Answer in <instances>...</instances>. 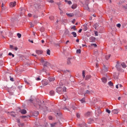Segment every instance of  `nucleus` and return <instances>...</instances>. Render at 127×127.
I'll return each mask as SVG.
<instances>
[{
  "label": "nucleus",
  "instance_id": "obj_1",
  "mask_svg": "<svg viewBox=\"0 0 127 127\" xmlns=\"http://www.w3.org/2000/svg\"><path fill=\"white\" fill-rule=\"evenodd\" d=\"M57 93L61 95V94H64L66 92V87L62 88L61 87H58L56 89Z\"/></svg>",
  "mask_w": 127,
  "mask_h": 127
},
{
  "label": "nucleus",
  "instance_id": "obj_2",
  "mask_svg": "<svg viewBox=\"0 0 127 127\" xmlns=\"http://www.w3.org/2000/svg\"><path fill=\"white\" fill-rule=\"evenodd\" d=\"M41 62L43 64L44 67H50L51 66V64L45 61L44 60H42Z\"/></svg>",
  "mask_w": 127,
  "mask_h": 127
},
{
  "label": "nucleus",
  "instance_id": "obj_3",
  "mask_svg": "<svg viewBox=\"0 0 127 127\" xmlns=\"http://www.w3.org/2000/svg\"><path fill=\"white\" fill-rule=\"evenodd\" d=\"M121 65H122V64H121L119 62H117L116 67L118 71H120V70H121Z\"/></svg>",
  "mask_w": 127,
  "mask_h": 127
},
{
  "label": "nucleus",
  "instance_id": "obj_4",
  "mask_svg": "<svg viewBox=\"0 0 127 127\" xmlns=\"http://www.w3.org/2000/svg\"><path fill=\"white\" fill-rule=\"evenodd\" d=\"M42 84L43 86H47L48 84V81L46 79H44L42 81Z\"/></svg>",
  "mask_w": 127,
  "mask_h": 127
},
{
  "label": "nucleus",
  "instance_id": "obj_5",
  "mask_svg": "<svg viewBox=\"0 0 127 127\" xmlns=\"http://www.w3.org/2000/svg\"><path fill=\"white\" fill-rule=\"evenodd\" d=\"M15 5H16V1L10 2L9 4L10 7H13L14 6H15Z\"/></svg>",
  "mask_w": 127,
  "mask_h": 127
},
{
  "label": "nucleus",
  "instance_id": "obj_6",
  "mask_svg": "<svg viewBox=\"0 0 127 127\" xmlns=\"http://www.w3.org/2000/svg\"><path fill=\"white\" fill-rule=\"evenodd\" d=\"M20 113H21V114H22V115H25L27 112L26 110H25V109H22L20 111Z\"/></svg>",
  "mask_w": 127,
  "mask_h": 127
},
{
  "label": "nucleus",
  "instance_id": "obj_7",
  "mask_svg": "<svg viewBox=\"0 0 127 127\" xmlns=\"http://www.w3.org/2000/svg\"><path fill=\"white\" fill-rule=\"evenodd\" d=\"M86 4H85V6H86V9H89V6L88 5V4H89V0H86L85 1Z\"/></svg>",
  "mask_w": 127,
  "mask_h": 127
},
{
  "label": "nucleus",
  "instance_id": "obj_8",
  "mask_svg": "<svg viewBox=\"0 0 127 127\" xmlns=\"http://www.w3.org/2000/svg\"><path fill=\"white\" fill-rule=\"evenodd\" d=\"M112 114H118L119 113V110L118 109H115V110H113L112 111Z\"/></svg>",
  "mask_w": 127,
  "mask_h": 127
},
{
  "label": "nucleus",
  "instance_id": "obj_9",
  "mask_svg": "<svg viewBox=\"0 0 127 127\" xmlns=\"http://www.w3.org/2000/svg\"><path fill=\"white\" fill-rule=\"evenodd\" d=\"M90 40L91 42H95V40H96V38L94 37H91L90 38Z\"/></svg>",
  "mask_w": 127,
  "mask_h": 127
},
{
  "label": "nucleus",
  "instance_id": "obj_10",
  "mask_svg": "<svg viewBox=\"0 0 127 127\" xmlns=\"http://www.w3.org/2000/svg\"><path fill=\"white\" fill-rule=\"evenodd\" d=\"M38 115H39V113L38 112V111H36L34 112L33 116H34L35 117H37Z\"/></svg>",
  "mask_w": 127,
  "mask_h": 127
},
{
  "label": "nucleus",
  "instance_id": "obj_11",
  "mask_svg": "<svg viewBox=\"0 0 127 127\" xmlns=\"http://www.w3.org/2000/svg\"><path fill=\"white\" fill-rule=\"evenodd\" d=\"M42 52H43L42 51H39V50H37L36 51V53L38 54V55H40L42 54Z\"/></svg>",
  "mask_w": 127,
  "mask_h": 127
},
{
  "label": "nucleus",
  "instance_id": "obj_12",
  "mask_svg": "<svg viewBox=\"0 0 127 127\" xmlns=\"http://www.w3.org/2000/svg\"><path fill=\"white\" fill-rule=\"evenodd\" d=\"M49 80L50 82H53V81H55V77H49Z\"/></svg>",
  "mask_w": 127,
  "mask_h": 127
},
{
  "label": "nucleus",
  "instance_id": "obj_13",
  "mask_svg": "<svg viewBox=\"0 0 127 127\" xmlns=\"http://www.w3.org/2000/svg\"><path fill=\"white\" fill-rule=\"evenodd\" d=\"M82 27L84 31H86V30H88V28L87 27V26L86 25H83Z\"/></svg>",
  "mask_w": 127,
  "mask_h": 127
},
{
  "label": "nucleus",
  "instance_id": "obj_14",
  "mask_svg": "<svg viewBox=\"0 0 127 127\" xmlns=\"http://www.w3.org/2000/svg\"><path fill=\"white\" fill-rule=\"evenodd\" d=\"M48 109V108L46 106H45V107L43 108L44 111V112H47V111H48V112H51V111L49 110Z\"/></svg>",
  "mask_w": 127,
  "mask_h": 127
},
{
  "label": "nucleus",
  "instance_id": "obj_15",
  "mask_svg": "<svg viewBox=\"0 0 127 127\" xmlns=\"http://www.w3.org/2000/svg\"><path fill=\"white\" fill-rule=\"evenodd\" d=\"M71 8H72V9H75V8H77V4H73L71 6Z\"/></svg>",
  "mask_w": 127,
  "mask_h": 127
},
{
  "label": "nucleus",
  "instance_id": "obj_16",
  "mask_svg": "<svg viewBox=\"0 0 127 127\" xmlns=\"http://www.w3.org/2000/svg\"><path fill=\"white\" fill-rule=\"evenodd\" d=\"M102 81L103 83H107V78H106L105 77H103L102 78Z\"/></svg>",
  "mask_w": 127,
  "mask_h": 127
},
{
  "label": "nucleus",
  "instance_id": "obj_17",
  "mask_svg": "<svg viewBox=\"0 0 127 127\" xmlns=\"http://www.w3.org/2000/svg\"><path fill=\"white\" fill-rule=\"evenodd\" d=\"M71 34H72V35H73V36L74 37H77V33H76V32H71Z\"/></svg>",
  "mask_w": 127,
  "mask_h": 127
},
{
  "label": "nucleus",
  "instance_id": "obj_18",
  "mask_svg": "<svg viewBox=\"0 0 127 127\" xmlns=\"http://www.w3.org/2000/svg\"><path fill=\"white\" fill-rule=\"evenodd\" d=\"M66 15H67V16H69L70 17L74 16V14L73 13H66Z\"/></svg>",
  "mask_w": 127,
  "mask_h": 127
},
{
  "label": "nucleus",
  "instance_id": "obj_19",
  "mask_svg": "<svg viewBox=\"0 0 127 127\" xmlns=\"http://www.w3.org/2000/svg\"><path fill=\"white\" fill-rule=\"evenodd\" d=\"M64 1L65 2H67L68 4H72V2L70 0H65Z\"/></svg>",
  "mask_w": 127,
  "mask_h": 127
},
{
  "label": "nucleus",
  "instance_id": "obj_20",
  "mask_svg": "<svg viewBox=\"0 0 127 127\" xmlns=\"http://www.w3.org/2000/svg\"><path fill=\"white\" fill-rule=\"evenodd\" d=\"M67 64L68 65H70V64H71V59H67Z\"/></svg>",
  "mask_w": 127,
  "mask_h": 127
},
{
  "label": "nucleus",
  "instance_id": "obj_21",
  "mask_svg": "<svg viewBox=\"0 0 127 127\" xmlns=\"http://www.w3.org/2000/svg\"><path fill=\"white\" fill-rule=\"evenodd\" d=\"M50 94L51 96H54V94H55V92H54V91L52 90L50 92Z\"/></svg>",
  "mask_w": 127,
  "mask_h": 127
},
{
  "label": "nucleus",
  "instance_id": "obj_22",
  "mask_svg": "<svg viewBox=\"0 0 127 127\" xmlns=\"http://www.w3.org/2000/svg\"><path fill=\"white\" fill-rule=\"evenodd\" d=\"M80 101L81 102V103L82 104H84V103H85V98H83L81 99V100H80Z\"/></svg>",
  "mask_w": 127,
  "mask_h": 127
},
{
  "label": "nucleus",
  "instance_id": "obj_23",
  "mask_svg": "<svg viewBox=\"0 0 127 127\" xmlns=\"http://www.w3.org/2000/svg\"><path fill=\"white\" fill-rule=\"evenodd\" d=\"M24 82H25V83H26V84H27V85H30V83H29V82H28V81H27V79H25Z\"/></svg>",
  "mask_w": 127,
  "mask_h": 127
},
{
  "label": "nucleus",
  "instance_id": "obj_24",
  "mask_svg": "<svg viewBox=\"0 0 127 127\" xmlns=\"http://www.w3.org/2000/svg\"><path fill=\"white\" fill-rule=\"evenodd\" d=\"M121 65H122V67H123V68H126L127 67V65H126V64H125L124 63L121 64Z\"/></svg>",
  "mask_w": 127,
  "mask_h": 127
},
{
  "label": "nucleus",
  "instance_id": "obj_25",
  "mask_svg": "<svg viewBox=\"0 0 127 127\" xmlns=\"http://www.w3.org/2000/svg\"><path fill=\"white\" fill-rule=\"evenodd\" d=\"M90 115H91V113L89 112L85 114L86 117H90Z\"/></svg>",
  "mask_w": 127,
  "mask_h": 127
},
{
  "label": "nucleus",
  "instance_id": "obj_26",
  "mask_svg": "<svg viewBox=\"0 0 127 127\" xmlns=\"http://www.w3.org/2000/svg\"><path fill=\"white\" fill-rule=\"evenodd\" d=\"M108 85L109 86H111V87H112V86H114V84H113V82H112V81H110L108 82Z\"/></svg>",
  "mask_w": 127,
  "mask_h": 127
},
{
  "label": "nucleus",
  "instance_id": "obj_27",
  "mask_svg": "<svg viewBox=\"0 0 127 127\" xmlns=\"http://www.w3.org/2000/svg\"><path fill=\"white\" fill-rule=\"evenodd\" d=\"M10 116H11L12 117H15V113L14 112H11L10 113Z\"/></svg>",
  "mask_w": 127,
  "mask_h": 127
},
{
  "label": "nucleus",
  "instance_id": "obj_28",
  "mask_svg": "<svg viewBox=\"0 0 127 127\" xmlns=\"http://www.w3.org/2000/svg\"><path fill=\"white\" fill-rule=\"evenodd\" d=\"M110 57H111V55H108L106 56V60H109V59H110Z\"/></svg>",
  "mask_w": 127,
  "mask_h": 127
},
{
  "label": "nucleus",
  "instance_id": "obj_29",
  "mask_svg": "<svg viewBox=\"0 0 127 127\" xmlns=\"http://www.w3.org/2000/svg\"><path fill=\"white\" fill-rule=\"evenodd\" d=\"M56 125H57V123H55L53 124H51V127H55L56 126Z\"/></svg>",
  "mask_w": 127,
  "mask_h": 127
},
{
  "label": "nucleus",
  "instance_id": "obj_30",
  "mask_svg": "<svg viewBox=\"0 0 127 127\" xmlns=\"http://www.w3.org/2000/svg\"><path fill=\"white\" fill-rule=\"evenodd\" d=\"M17 37H18V38H21V34L18 33L17 34Z\"/></svg>",
  "mask_w": 127,
  "mask_h": 127
},
{
  "label": "nucleus",
  "instance_id": "obj_31",
  "mask_svg": "<svg viewBox=\"0 0 127 127\" xmlns=\"http://www.w3.org/2000/svg\"><path fill=\"white\" fill-rule=\"evenodd\" d=\"M106 113H108V114H111V111H110V110H109L108 109H107L106 110Z\"/></svg>",
  "mask_w": 127,
  "mask_h": 127
},
{
  "label": "nucleus",
  "instance_id": "obj_32",
  "mask_svg": "<svg viewBox=\"0 0 127 127\" xmlns=\"http://www.w3.org/2000/svg\"><path fill=\"white\" fill-rule=\"evenodd\" d=\"M71 29H73V30H76V26L74 25L71 28Z\"/></svg>",
  "mask_w": 127,
  "mask_h": 127
},
{
  "label": "nucleus",
  "instance_id": "obj_33",
  "mask_svg": "<svg viewBox=\"0 0 127 127\" xmlns=\"http://www.w3.org/2000/svg\"><path fill=\"white\" fill-rule=\"evenodd\" d=\"M47 54H48V55H50V50L49 49L47 50Z\"/></svg>",
  "mask_w": 127,
  "mask_h": 127
},
{
  "label": "nucleus",
  "instance_id": "obj_34",
  "mask_svg": "<svg viewBox=\"0 0 127 127\" xmlns=\"http://www.w3.org/2000/svg\"><path fill=\"white\" fill-rule=\"evenodd\" d=\"M85 125L86 124L85 123H84L83 124H79V127H85Z\"/></svg>",
  "mask_w": 127,
  "mask_h": 127
},
{
  "label": "nucleus",
  "instance_id": "obj_35",
  "mask_svg": "<svg viewBox=\"0 0 127 127\" xmlns=\"http://www.w3.org/2000/svg\"><path fill=\"white\" fill-rule=\"evenodd\" d=\"M48 2H50L51 3H53L54 2V1L53 0H48Z\"/></svg>",
  "mask_w": 127,
  "mask_h": 127
},
{
  "label": "nucleus",
  "instance_id": "obj_36",
  "mask_svg": "<svg viewBox=\"0 0 127 127\" xmlns=\"http://www.w3.org/2000/svg\"><path fill=\"white\" fill-rule=\"evenodd\" d=\"M82 76L83 78H85V71L84 70H83L82 71Z\"/></svg>",
  "mask_w": 127,
  "mask_h": 127
},
{
  "label": "nucleus",
  "instance_id": "obj_37",
  "mask_svg": "<svg viewBox=\"0 0 127 127\" xmlns=\"http://www.w3.org/2000/svg\"><path fill=\"white\" fill-rule=\"evenodd\" d=\"M91 46H94V47H97V44H91Z\"/></svg>",
  "mask_w": 127,
  "mask_h": 127
},
{
  "label": "nucleus",
  "instance_id": "obj_38",
  "mask_svg": "<svg viewBox=\"0 0 127 127\" xmlns=\"http://www.w3.org/2000/svg\"><path fill=\"white\" fill-rule=\"evenodd\" d=\"M10 48L11 49H14V47L12 45H10Z\"/></svg>",
  "mask_w": 127,
  "mask_h": 127
},
{
  "label": "nucleus",
  "instance_id": "obj_39",
  "mask_svg": "<svg viewBox=\"0 0 127 127\" xmlns=\"http://www.w3.org/2000/svg\"><path fill=\"white\" fill-rule=\"evenodd\" d=\"M88 79H90V76L89 75H87L85 77V79L88 80Z\"/></svg>",
  "mask_w": 127,
  "mask_h": 127
},
{
  "label": "nucleus",
  "instance_id": "obj_40",
  "mask_svg": "<svg viewBox=\"0 0 127 127\" xmlns=\"http://www.w3.org/2000/svg\"><path fill=\"white\" fill-rule=\"evenodd\" d=\"M76 53H79L80 54V53H81V50H77Z\"/></svg>",
  "mask_w": 127,
  "mask_h": 127
},
{
  "label": "nucleus",
  "instance_id": "obj_41",
  "mask_svg": "<svg viewBox=\"0 0 127 127\" xmlns=\"http://www.w3.org/2000/svg\"><path fill=\"white\" fill-rule=\"evenodd\" d=\"M76 117L77 119H79L80 118V114L79 113L76 114Z\"/></svg>",
  "mask_w": 127,
  "mask_h": 127
},
{
  "label": "nucleus",
  "instance_id": "obj_42",
  "mask_svg": "<svg viewBox=\"0 0 127 127\" xmlns=\"http://www.w3.org/2000/svg\"><path fill=\"white\" fill-rule=\"evenodd\" d=\"M117 27H119L120 28V27H121V24L119 23V24H117Z\"/></svg>",
  "mask_w": 127,
  "mask_h": 127
},
{
  "label": "nucleus",
  "instance_id": "obj_43",
  "mask_svg": "<svg viewBox=\"0 0 127 127\" xmlns=\"http://www.w3.org/2000/svg\"><path fill=\"white\" fill-rule=\"evenodd\" d=\"M50 19L51 20H53V19H54V17H53V16L50 17Z\"/></svg>",
  "mask_w": 127,
  "mask_h": 127
},
{
  "label": "nucleus",
  "instance_id": "obj_44",
  "mask_svg": "<svg viewBox=\"0 0 127 127\" xmlns=\"http://www.w3.org/2000/svg\"><path fill=\"white\" fill-rule=\"evenodd\" d=\"M36 81H40V80H41V79L39 77H37L36 79Z\"/></svg>",
  "mask_w": 127,
  "mask_h": 127
},
{
  "label": "nucleus",
  "instance_id": "obj_45",
  "mask_svg": "<svg viewBox=\"0 0 127 127\" xmlns=\"http://www.w3.org/2000/svg\"><path fill=\"white\" fill-rule=\"evenodd\" d=\"M65 33H66V34H69V30H65Z\"/></svg>",
  "mask_w": 127,
  "mask_h": 127
},
{
  "label": "nucleus",
  "instance_id": "obj_46",
  "mask_svg": "<svg viewBox=\"0 0 127 127\" xmlns=\"http://www.w3.org/2000/svg\"><path fill=\"white\" fill-rule=\"evenodd\" d=\"M90 92L89 90H86L85 94H90Z\"/></svg>",
  "mask_w": 127,
  "mask_h": 127
},
{
  "label": "nucleus",
  "instance_id": "obj_47",
  "mask_svg": "<svg viewBox=\"0 0 127 127\" xmlns=\"http://www.w3.org/2000/svg\"><path fill=\"white\" fill-rule=\"evenodd\" d=\"M52 119H53V118L52 117V116H49V119L51 120H52Z\"/></svg>",
  "mask_w": 127,
  "mask_h": 127
},
{
  "label": "nucleus",
  "instance_id": "obj_48",
  "mask_svg": "<svg viewBox=\"0 0 127 127\" xmlns=\"http://www.w3.org/2000/svg\"><path fill=\"white\" fill-rule=\"evenodd\" d=\"M28 16H29V17H31V16H32V15L30 13L28 14Z\"/></svg>",
  "mask_w": 127,
  "mask_h": 127
},
{
  "label": "nucleus",
  "instance_id": "obj_49",
  "mask_svg": "<svg viewBox=\"0 0 127 127\" xmlns=\"http://www.w3.org/2000/svg\"><path fill=\"white\" fill-rule=\"evenodd\" d=\"M30 27H33L34 26V25H33V24H32V23H30Z\"/></svg>",
  "mask_w": 127,
  "mask_h": 127
},
{
  "label": "nucleus",
  "instance_id": "obj_50",
  "mask_svg": "<svg viewBox=\"0 0 127 127\" xmlns=\"http://www.w3.org/2000/svg\"><path fill=\"white\" fill-rule=\"evenodd\" d=\"M14 49L15 50V51H17L18 48L17 47L14 48Z\"/></svg>",
  "mask_w": 127,
  "mask_h": 127
},
{
  "label": "nucleus",
  "instance_id": "obj_51",
  "mask_svg": "<svg viewBox=\"0 0 127 127\" xmlns=\"http://www.w3.org/2000/svg\"><path fill=\"white\" fill-rule=\"evenodd\" d=\"M95 35H96V36H98V32H95Z\"/></svg>",
  "mask_w": 127,
  "mask_h": 127
},
{
  "label": "nucleus",
  "instance_id": "obj_52",
  "mask_svg": "<svg viewBox=\"0 0 127 127\" xmlns=\"http://www.w3.org/2000/svg\"><path fill=\"white\" fill-rule=\"evenodd\" d=\"M82 29H80L78 31L79 33H81L82 32Z\"/></svg>",
  "mask_w": 127,
  "mask_h": 127
},
{
  "label": "nucleus",
  "instance_id": "obj_53",
  "mask_svg": "<svg viewBox=\"0 0 127 127\" xmlns=\"http://www.w3.org/2000/svg\"><path fill=\"white\" fill-rule=\"evenodd\" d=\"M10 81H11L12 82H13V78L11 77V78H10Z\"/></svg>",
  "mask_w": 127,
  "mask_h": 127
},
{
  "label": "nucleus",
  "instance_id": "obj_54",
  "mask_svg": "<svg viewBox=\"0 0 127 127\" xmlns=\"http://www.w3.org/2000/svg\"><path fill=\"white\" fill-rule=\"evenodd\" d=\"M8 55H9V56H11V55H12V53H8Z\"/></svg>",
  "mask_w": 127,
  "mask_h": 127
},
{
  "label": "nucleus",
  "instance_id": "obj_55",
  "mask_svg": "<svg viewBox=\"0 0 127 127\" xmlns=\"http://www.w3.org/2000/svg\"><path fill=\"white\" fill-rule=\"evenodd\" d=\"M96 68H98V67H99V64H96Z\"/></svg>",
  "mask_w": 127,
  "mask_h": 127
},
{
  "label": "nucleus",
  "instance_id": "obj_56",
  "mask_svg": "<svg viewBox=\"0 0 127 127\" xmlns=\"http://www.w3.org/2000/svg\"><path fill=\"white\" fill-rule=\"evenodd\" d=\"M116 89H119V85H117L116 86Z\"/></svg>",
  "mask_w": 127,
  "mask_h": 127
},
{
  "label": "nucleus",
  "instance_id": "obj_57",
  "mask_svg": "<svg viewBox=\"0 0 127 127\" xmlns=\"http://www.w3.org/2000/svg\"><path fill=\"white\" fill-rule=\"evenodd\" d=\"M17 122L19 123L20 121H19V119H17Z\"/></svg>",
  "mask_w": 127,
  "mask_h": 127
},
{
  "label": "nucleus",
  "instance_id": "obj_58",
  "mask_svg": "<svg viewBox=\"0 0 127 127\" xmlns=\"http://www.w3.org/2000/svg\"><path fill=\"white\" fill-rule=\"evenodd\" d=\"M29 42H31V43H33V41H31L30 40H29Z\"/></svg>",
  "mask_w": 127,
  "mask_h": 127
},
{
  "label": "nucleus",
  "instance_id": "obj_59",
  "mask_svg": "<svg viewBox=\"0 0 127 127\" xmlns=\"http://www.w3.org/2000/svg\"><path fill=\"white\" fill-rule=\"evenodd\" d=\"M119 86L120 87V88H122V87H123V85H122V84H119Z\"/></svg>",
  "mask_w": 127,
  "mask_h": 127
},
{
  "label": "nucleus",
  "instance_id": "obj_60",
  "mask_svg": "<svg viewBox=\"0 0 127 127\" xmlns=\"http://www.w3.org/2000/svg\"><path fill=\"white\" fill-rule=\"evenodd\" d=\"M68 42H69V41H67L66 42L65 44H68Z\"/></svg>",
  "mask_w": 127,
  "mask_h": 127
},
{
  "label": "nucleus",
  "instance_id": "obj_61",
  "mask_svg": "<svg viewBox=\"0 0 127 127\" xmlns=\"http://www.w3.org/2000/svg\"><path fill=\"white\" fill-rule=\"evenodd\" d=\"M76 41L77 42H79V39H76Z\"/></svg>",
  "mask_w": 127,
  "mask_h": 127
},
{
  "label": "nucleus",
  "instance_id": "obj_62",
  "mask_svg": "<svg viewBox=\"0 0 127 127\" xmlns=\"http://www.w3.org/2000/svg\"><path fill=\"white\" fill-rule=\"evenodd\" d=\"M41 42H42V43H44V40H42L41 41Z\"/></svg>",
  "mask_w": 127,
  "mask_h": 127
},
{
  "label": "nucleus",
  "instance_id": "obj_63",
  "mask_svg": "<svg viewBox=\"0 0 127 127\" xmlns=\"http://www.w3.org/2000/svg\"><path fill=\"white\" fill-rule=\"evenodd\" d=\"M11 56H12V57H14V55H13V54H12V55H11Z\"/></svg>",
  "mask_w": 127,
  "mask_h": 127
},
{
  "label": "nucleus",
  "instance_id": "obj_64",
  "mask_svg": "<svg viewBox=\"0 0 127 127\" xmlns=\"http://www.w3.org/2000/svg\"><path fill=\"white\" fill-rule=\"evenodd\" d=\"M118 100H121V97H118Z\"/></svg>",
  "mask_w": 127,
  "mask_h": 127
}]
</instances>
